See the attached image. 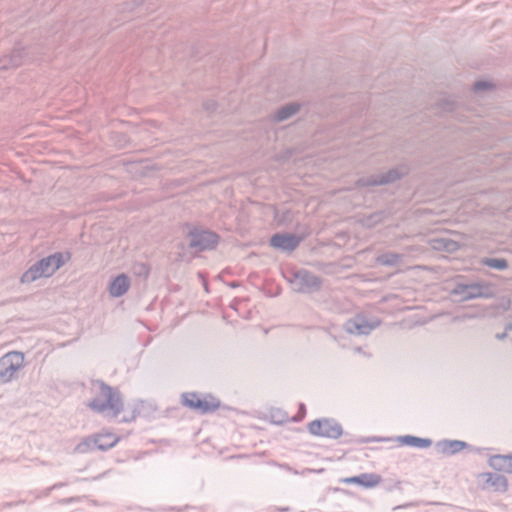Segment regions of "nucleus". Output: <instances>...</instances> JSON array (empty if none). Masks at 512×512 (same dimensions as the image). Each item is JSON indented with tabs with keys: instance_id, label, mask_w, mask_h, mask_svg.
Returning a JSON list of instances; mask_svg holds the SVG:
<instances>
[{
	"instance_id": "1",
	"label": "nucleus",
	"mask_w": 512,
	"mask_h": 512,
	"mask_svg": "<svg viewBox=\"0 0 512 512\" xmlns=\"http://www.w3.org/2000/svg\"><path fill=\"white\" fill-rule=\"evenodd\" d=\"M99 391L96 396L88 403V407L98 413L108 417L115 418L123 410L124 404L120 392L105 384L103 381L97 382Z\"/></svg>"
},
{
	"instance_id": "2",
	"label": "nucleus",
	"mask_w": 512,
	"mask_h": 512,
	"mask_svg": "<svg viewBox=\"0 0 512 512\" xmlns=\"http://www.w3.org/2000/svg\"><path fill=\"white\" fill-rule=\"evenodd\" d=\"M70 259V252H56L44 257L22 274L21 282L32 283L41 277H50Z\"/></svg>"
},
{
	"instance_id": "3",
	"label": "nucleus",
	"mask_w": 512,
	"mask_h": 512,
	"mask_svg": "<svg viewBox=\"0 0 512 512\" xmlns=\"http://www.w3.org/2000/svg\"><path fill=\"white\" fill-rule=\"evenodd\" d=\"M187 238L189 239V248L195 252L213 250L219 242V236L217 233L196 227L192 228L188 232Z\"/></svg>"
},
{
	"instance_id": "4",
	"label": "nucleus",
	"mask_w": 512,
	"mask_h": 512,
	"mask_svg": "<svg viewBox=\"0 0 512 512\" xmlns=\"http://www.w3.org/2000/svg\"><path fill=\"white\" fill-rule=\"evenodd\" d=\"M291 283L300 293H314L321 289L322 279L307 269H299L293 273Z\"/></svg>"
},
{
	"instance_id": "5",
	"label": "nucleus",
	"mask_w": 512,
	"mask_h": 512,
	"mask_svg": "<svg viewBox=\"0 0 512 512\" xmlns=\"http://www.w3.org/2000/svg\"><path fill=\"white\" fill-rule=\"evenodd\" d=\"M451 294L458 297L459 301L489 298L491 296L489 287L481 283H457Z\"/></svg>"
},
{
	"instance_id": "6",
	"label": "nucleus",
	"mask_w": 512,
	"mask_h": 512,
	"mask_svg": "<svg viewBox=\"0 0 512 512\" xmlns=\"http://www.w3.org/2000/svg\"><path fill=\"white\" fill-rule=\"evenodd\" d=\"M308 430L312 435L338 439L342 433V426L334 419H316L309 423Z\"/></svg>"
},
{
	"instance_id": "7",
	"label": "nucleus",
	"mask_w": 512,
	"mask_h": 512,
	"mask_svg": "<svg viewBox=\"0 0 512 512\" xmlns=\"http://www.w3.org/2000/svg\"><path fill=\"white\" fill-rule=\"evenodd\" d=\"M24 363V354L18 351H12L5 354L0 359V378L5 382L10 381L14 374L22 368Z\"/></svg>"
},
{
	"instance_id": "8",
	"label": "nucleus",
	"mask_w": 512,
	"mask_h": 512,
	"mask_svg": "<svg viewBox=\"0 0 512 512\" xmlns=\"http://www.w3.org/2000/svg\"><path fill=\"white\" fill-rule=\"evenodd\" d=\"M403 175V172H400L398 169L394 168L385 173L361 177L355 182V185L357 187H371L390 184L399 180Z\"/></svg>"
},
{
	"instance_id": "9",
	"label": "nucleus",
	"mask_w": 512,
	"mask_h": 512,
	"mask_svg": "<svg viewBox=\"0 0 512 512\" xmlns=\"http://www.w3.org/2000/svg\"><path fill=\"white\" fill-rule=\"evenodd\" d=\"M379 321H368L362 315L347 320L344 324V330L349 334L356 335H369L374 329L379 326Z\"/></svg>"
},
{
	"instance_id": "10",
	"label": "nucleus",
	"mask_w": 512,
	"mask_h": 512,
	"mask_svg": "<svg viewBox=\"0 0 512 512\" xmlns=\"http://www.w3.org/2000/svg\"><path fill=\"white\" fill-rule=\"evenodd\" d=\"M303 240L304 236L290 233H276L270 238V245L283 252H292Z\"/></svg>"
},
{
	"instance_id": "11",
	"label": "nucleus",
	"mask_w": 512,
	"mask_h": 512,
	"mask_svg": "<svg viewBox=\"0 0 512 512\" xmlns=\"http://www.w3.org/2000/svg\"><path fill=\"white\" fill-rule=\"evenodd\" d=\"M341 482L346 484H358L365 488H372L381 482V476L375 473H362L357 476L344 478Z\"/></svg>"
},
{
	"instance_id": "12",
	"label": "nucleus",
	"mask_w": 512,
	"mask_h": 512,
	"mask_svg": "<svg viewBox=\"0 0 512 512\" xmlns=\"http://www.w3.org/2000/svg\"><path fill=\"white\" fill-rule=\"evenodd\" d=\"M130 285V278L125 273H121L111 281L108 288L109 294L115 298L121 297L127 293Z\"/></svg>"
},
{
	"instance_id": "13",
	"label": "nucleus",
	"mask_w": 512,
	"mask_h": 512,
	"mask_svg": "<svg viewBox=\"0 0 512 512\" xmlns=\"http://www.w3.org/2000/svg\"><path fill=\"white\" fill-rule=\"evenodd\" d=\"M25 56L26 52L24 48H14L10 55L4 56L0 59V70H6L20 66L23 63Z\"/></svg>"
},
{
	"instance_id": "14",
	"label": "nucleus",
	"mask_w": 512,
	"mask_h": 512,
	"mask_svg": "<svg viewBox=\"0 0 512 512\" xmlns=\"http://www.w3.org/2000/svg\"><path fill=\"white\" fill-rule=\"evenodd\" d=\"M489 465L497 470L512 473V455H494L489 458Z\"/></svg>"
},
{
	"instance_id": "15",
	"label": "nucleus",
	"mask_w": 512,
	"mask_h": 512,
	"mask_svg": "<svg viewBox=\"0 0 512 512\" xmlns=\"http://www.w3.org/2000/svg\"><path fill=\"white\" fill-rule=\"evenodd\" d=\"M467 446V443L460 440H442L437 443V448L444 454L454 455Z\"/></svg>"
},
{
	"instance_id": "16",
	"label": "nucleus",
	"mask_w": 512,
	"mask_h": 512,
	"mask_svg": "<svg viewBox=\"0 0 512 512\" xmlns=\"http://www.w3.org/2000/svg\"><path fill=\"white\" fill-rule=\"evenodd\" d=\"M97 450L107 451L113 448L119 441V438L112 433H99L95 435Z\"/></svg>"
},
{
	"instance_id": "17",
	"label": "nucleus",
	"mask_w": 512,
	"mask_h": 512,
	"mask_svg": "<svg viewBox=\"0 0 512 512\" xmlns=\"http://www.w3.org/2000/svg\"><path fill=\"white\" fill-rule=\"evenodd\" d=\"M399 441L407 446L416 448H428L432 445V440L429 438H420L412 435H404L399 437Z\"/></svg>"
},
{
	"instance_id": "18",
	"label": "nucleus",
	"mask_w": 512,
	"mask_h": 512,
	"mask_svg": "<svg viewBox=\"0 0 512 512\" xmlns=\"http://www.w3.org/2000/svg\"><path fill=\"white\" fill-rule=\"evenodd\" d=\"M433 248L436 250H443L448 253H453L460 248V245L457 241L442 237L433 240Z\"/></svg>"
},
{
	"instance_id": "19",
	"label": "nucleus",
	"mask_w": 512,
	"mask_h": 512,
	"mask_svg": "<svg viewBox=\"0 0 512 512\" xmlns=\"http://www.w3.org/2000/svg\"><path fill=\"white\" fill-rule=\"evenodd\" d=\"M300 109L298 103H289L277 110L275 120L278 122L289 119L294 116Z\"/></svg>"
},
{
	"instance_id": "20",
	"label": "nucleus",
	"mask_w": 512,
	"mask_h": 512,
	"mask_svg": "<svg viewBox=\"0 0 512 512\" xmlns=\"http://www.w3.org/2000/svg\"><path fill=\"white\" fill-rule=\"evenodd\" d=\"M219 406H220V401L217 398H215L211 395H208V396L202 398L198 412L201 414L211 413V412H214L215 410H217L219 408Z\"/></svg>"
},
{
	"instance_id": "21",
	"label": "nucleus",
	"mask_w": 512,
	"mask_h": 512,
	"mask_svg": "<svg viewBox=\"0 0 512 512\" xmlns=\"http://www.w3.org/2000/svg\"><path fill=\"white\" fill-rule=\"evenodd\" d=\"M402 255L394 252H386L376 258L378 264L383 266H396L400 263Z\"/></svg>"
},
{
	"instance_id": "22",
	"label": "nucleus",
	"mask_w": 512,
	"mask_h": 512,
	"mask_svg": "<svg viewBox=\"0 0 512 512\" xmlns=\"http://www.w3.org/2000/svg\"><path fill=\"white\" fill-rule=\"evenodd\" d=\"M97 449L95 435L84 438L75 447V452L84 454Z\"/></svg>"
},
{
	"instance_id": "23",
	"label": "nucleus",
	"mask_w": 512,
	"mask_h": 512,
	"mask_svg": "<svg viewBox=\"0 0 512 512\" xmlns=\"http://www.w3.org/2000/svg\"><path fill=\"white\" fill-rule=\"evenodd\" d=\"M202 398L197 393H184L182 395V404L198 412Z\"/></svg>"
},
{
	"instance_id": "24",
	"label": "nucleus",
	"mask_w": 512,
	"mask_h": 512,
	"mask_svg": "<svg viewBox=\"0 0 512 512\" xmlns=\"http://www.w3.org/2000/svg\"><path fill=\"white\" fill-rule=\"evenodd\" d=\"M481 263L489 268H493L499 271H503L508 268V262L504 258L485 257L481 260Z\"/></svg>"
},
{
	"instance_id": "25",
	"label": "nucleus",
	"mask_w": 512,
	"mask_h": 512,
	"mask_svg": "<svg viewBox=\"0 0 512 512\" xmlns=\"http://www.w3.org/2000/svg\"><path fill=\"white\" fill-rule=\"evenodd\" d=\"M488 481H491V484L497 489H502L503 491L507 489V480L503 476L490 474Z\"/></svg>"
},
{
	"instance_id": "26",
	"label": "nucleus",
	"mask_w": 512,
	"mask_h": 512,
	"mask_svg": "<svg viewBox=\"0 0 512 512\" xmlns=\"http://www.w3.org/2000/svg\"><path fill=\"white\" fill-rule=\"evenodd\" d=\"M133 269L136 275L142 276L144 278H147L150 274V267L145 263L135 264Z\"/></svg>"
},
{
	"instance_id": "27",
	"label": "nucleus",
	"mask_w": 512,
	"mask_h": 512,
	"mask_svg": "<svg viewBox=\"0 0 512 512\" xmlns=\"http://www.w3.org/2000/svg\"><path fill=\"white\" fill-rule=\"evenodd\" d=\"M491 88H492V84L487 81H477L473 86V90L475 92L489 90Z\"/></svg>"
},
{
	"instance_id": "28",
	"label": "nucleus",
	"mask_w": 512,
	"mask_h": 512,
	"mask_svg": "<svg viewBox=\"0 0 512 512\" xmlns=\"http://www.w3.org/2000/svg\"><path fill=\"white\" fill-rule=\"evenodd\" d=\"M440 109L442 111H447V112L453 111L454 110V102L448 98H444L441 100Z\"/></svg>"
},
{
	"instance_id": "29",
	"label": "nucleus",
	"mask_w": 512,
	"mask_h": 512,
	"mask_svg": "<svg viewBox=\"0 0 512 512\" xmlns=\"http://www.w3.org/2000/svg\"><path fill=\"white\" fill-rule=\"evenodd\" d=\"M216 102L215 101H207L204 103V108L209 111H214L216 109Z\"/></svg>"
},
{
	"instance_id": "30",
	"label": "nucleus",
	"mask_w": 512,
	"mask_h": 512,
	"mask_svg": "<svg viewBox=\"0 0 512 512\" xmlns=\"http://www.w3.org/2000/svg\"><path fill=\"white\" fill-rule=\"evenodd\" d=\"M416 506H418L417 502H409V503H405L403 505H399L398 507H396V509H406V508L416 507Z\"/></svg>"
},
{
	"instance_id": "31",
	"label": "nucleus",
	"mask_w": 512,
	"mask_h": 512,
	"mask_svg": "<svg viewBox=\"0 0 512 512\" xmlns=\"http://www.w3.org/2000/svg\"><path fill=\"white\" fill-rule=\"evenodd\" d=\"M279 467H281L282 469L288 471V472H292L294 474H298V472L294 469H292L288 464H280Z\"/></svg>"
},
{
	"instance_id": "32",
	"label": "nucleus",
	"mask_w": 512,
	"mask_h": 512,
	"mask_svg": "<svg viewBox=\"0 0 512 512\" xmlns=\"http://www.w3.org/2000/svg\"><path fill=\"white\" fill-rule=\"evenodd\" d=\"M67 484L64 483V482H58V483H55L54 485H52L48 490L49 491H52V490H55V489H58V488H61V487H64L66 486Z\"/></svg>"
},
{
	"instance_id": "33",
	"label": "nucleus",
	"mask_w": 512,
	"mask_h": 512,
	"mask_svg": "<svg viewBox=\"0 0 512 512\" xmlns=\"http://www.w3.org/2000/svg\"><path fill=\"white\" fill-rule=\"evenodd\" d=\"M507 336V332H503V333H498L496 334V338L499 339V340H503L504 338H506Z\"/></svg>"
},
{
	"instance_id": "34",
	"label": "nucleus",
	"mask_w": 512,
	"mask_h": 512,
	"mask_svg": "<svg viewBox=\"0 0 512 512\" xmlns=\"http://www.w3.org/2000/svg\"><path fill=\"white\" fill-rule=\"evenodd\" d=\"M74 501H76V498L72 497V498L64 499L63 503H71V502H74Z\"/></svg>"
},
{
	"instance_id": "35",
	"label": "nucleus",
	"mask_w": 512,
	"mask_h": 512,
	"mask_svg": "<svg viewBox=\"0 0 512 512\" xmlns=\"http://www.w3.org/2000/svg\"><path fill=\"white\" fill-rule=\"evenodd\" d=\"M505 330L506 332L509 331V330H512V323H508L506 326H505Z\"/></svg>"
},
{
	"instance_id": "36",
	"label": "nucleus",
	"mask_w": 512,
	"mask_h": 512,
	"mask_svg": "<svg viewBox=\"0 0 512 512\" xmlns=\"http://www.w3.org/2000/svg\"><path fill=\"white\" fill-rule=\"evenodd\" d=\"M356 351H357V352H360V351H361V348H360V347L356 348Z\"/></svg>"
}]
</instances>
